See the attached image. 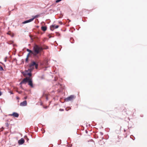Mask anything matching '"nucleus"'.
Masks as SVG:
<instances>
[{"instance_id": "6e6552de", "label": "nucleus", "mask_w": 147, "mask_h": 147, "mask_svg": "<svg viewBox=\"0 0 147 147\" xmlns=\"http://www.w3.org/2000/svg\"><path fill=\"white\" fill-rule=\"evenodd\" d=\"M24 140L23 138H22L21 139L18 141V143L19 145H22L24 143Z\"/></svg>"}, {"instance_id": "5701e85b", "label": "nucleus", "mask_w": 147, "mask_h": 147, "mask_svg": "<svg viewBox=\"0 0 147 147\" xmlns=\"http://www.w3.org/2000/svg\"><path fill=\"white\" fill-rule=\"evenodd\" d=\"M59 110L60 111H63L64 110L63 109H60Z\"/></svg>"}, {"instance_id": "412c9836", "label": "nucleus", "mask_w": 147, "mask_h": 147, "mask_svg": "<svg viewBox=\"0 0 147 147\" xmlns=\"http://www.w3.org/2000/svg\"><path fill=\"white\" fill-rule=\"evenodd\" d=\"M57 36H59L60 35V34L59 33H57Z\"/></svg>"}, {"instance_id": "9d476101", "label": "nucleus", "mask_w": 147, "mask_h": 147, "mask_svg": "<svg viewBox=\"0 0 147 147\" xmlns=\"http://www.w3.org/2000/svg\"><path fill=\"white\" fill-rule=\"evenodd\" d=\"M55 25H52L50 26V30L52 31H53L55 29Z\"/></svg>"}, {"instance_id": "b1692460", "label": "nucleus", "mask_w": 147, "mask_h": 147, "mask_svg": "<svg viewBox=\"0 0 147 147\" xmlns=\"http://www.w3.org/2000/svg\"><path fill=\"white\" fill-rule=\"evenodd\" d=\"M69 109H67V108H66L65 109V110L66 111H68L69 109H70V108H69Z\"/></svg>"}, {"instance_id": "39448f33", "label": "nucleus", "mask_w": 147, "mask_h": 147, "mask_svg": "<svg viewBox=\"0 0 147 147\" xmlns=\"http://www.w3.org/2000/svg\"><path fill=\"white\" fill-rule=\"evenodd\" d=\"M29 80V78H26L24 79L20 83V85H21L22 84H26L28 82V81Z\"/></svg>"}, {"instance_id": "0eeeda50", "label": "nucleus", "mask_w": 147, "mask_h": 147, "mask_svg": "<svg viewBox=\"0 0 147 147\" xmlns=\"http://www.w3.org/2000/svg\"><path fill=\"white\" fill-rule=\"evenodd\" d=\"M28 84L31 86L32 88H33L34 87L32 82V80L31 79H30L29 78V80L28 81Z\"/></svg>"}, {"instance_id": "7c9ffc66", "label": "nucleus", "mask_w": 147, "mask_h": 147, "mask_svg": "<svg viewBox=\"0 0 147 147\" xmlns=\"http://www.w3.org/2000/svg\"><path fill=\"white\" fill-rule=\"evenodd\" d=\"M27 97H24V99H27Z\"/></svg>"}, {"instance_id": "dca6fc26", "label": "nucleus", "mask_w": 147, "mask_h": 147, "mask_svg": "<svg viewBox=\"0 0 147 147\" xmlns=\"http://www.w3.org/2000/svg\"><path fill=\"white\" fill-rule=\"evenodd\" d=\"M3 68L0 66V71H3Z\"/></svg>"}, {"instance_id": "bb28decb", "label": "nucleus", "mask_w": 147, "mask_h": 147, "mask_svg": "<svg viewBox=\"0 0 147 147\" xmlns=\"http://www.w3.org/2000/svg\"><path fill=\"white\" fill-rule=\"evenodd\" d=\"M2 94V92H1L0 91V96H1Z\"/></svg>"}, {"instance_id": "a878e982", "label": "nucleus", "mask_w": 147, "mask_h": 147, "mask_svg": "<svg viewBox=\"0 0 147 147\" xmlns=\"http://www.w3.org/2000/svg\"><path fill=\"white\" fill-rule=\"evenodd\" d=\"M57 80V78L55 77V81H56Z\"/></svg>"}, {"instance_id": "1a4fd4ad", "label": "nucleus", "mask_w": 147, "mask_h": 147, "mask_svg": "<svg viewBox=\"0 0 147 147\" xmlns=\"http://www.w3.org/2000/svg\"><path fill=\"white\" fill-rule=\"evenodd\" d=\"M11 116H13L15 117H18L19 116V114L17 113L13 112L12 114L10 115Z\"/></svg>"}, {"instance_id": "c9c22d12", "label": "nucleus", "mask_w": 147, "mask_h": 147, "mask_svg": "<svg viewBox=\"0 0 147 147\" xmlns=\"http://www.w3.org/2000/svg\"><path fill=\"white\" fill-rule=\"evenodd\" d=\"M27 139H28V140H29V139L28 138H27Z\"/></svg>"}, {"instance_id": "f03ea898", "label": "nucleus", "mask_w": 147, "mask_h": 147, "mask_svg": "<svg viewBox=\"0 0 147 147\" xmlns=\"http://www.w3.org/2000/svg\"><path fill=\"white\" fill-rule=\"evenodd\" d=\"M29 67L32 70L35 68L37 69L38 66V62L32 61L29 65Z\"/></svg>"}, {"instance_id": "a211bd4d", "label": "nucleus", "mask_w": 147, "mask_h": 147, "mask_svg": "<svg viewBox=\"0 0 147 147\" xmlns=\"http://www.w3.org/2000/svg\"><path fill=\"white\" fill-rule=\"evenodd\" d=\"M7 58V57H5V58H4V61L6 62V61H7V60H6V59Z\"/></svg>"}, {"instance_id": "473e14b6", "label": "nucleus", "mask_w": 147, "mask_h": 147, "mask_svg": "<svg viewBox=\"0 0 147 147\" xmlns=\"http://www.w3.org/2000/svg\"><path fill=\"white\" fill-rule=\"evenodd\" d=\"M52 37L51 36H49V38H51Z\"/></svg>"}, {"instance_id": "393cba45", "label": "nucleus", "mask_w": 147, "mask_h": 147, "mask_svg": "<svg viewBox=\"0 0 147 147\" xmlns=\"http://www.w3.org/2000/svg\"><path fill=\"white\" fill-rule=\"evenodd\" d=\"M59 23L61 25L62 24V22H59Z\"/></svg>"}, {"instance_id": "f8f14e48", "label": "nucleus", "mask_w": 147, "mask_h": 147, "mask_svg": "<svg viewBox=\"0 0 147 147\" xmlns=\"http://www.w3.org/2000/svg\"><path fill=\"white\" fill-rule=\"evenodd\" d=\"M35 18V17H34L32 18H31L29 20H27V21L28 23L32 21Z\"/></svg>"}, {"instance_id": "20e7f679", "label": "nucleus", "mask_w": 147, "mask_h": 147, "mask_svg": "<svg viewBox=\"0 0 147 147\" xmlns=\"http://www.w3.org/2000/svg\"><path fill=\"white\" fill-rule=\"evenodd\" d=\"M76 98V96L74 95H71L65 99V101L68 102L71 101L74 99Z\"/></svg>"}, {"instance_id": "f257e3e1", "label": "nucleus", "mask_w": 147, "mask_h": 147, "mask_svg": "<svg viewBox=\"0 0 147 147\" xmlns=\"http://www.w3.org/2000/svg\"><path fill=\"white\" fill-rule=\"evenodd\" d=\"M43 49L42 47L36 45L34 46L32 51L28 49H27V51L29 52V54L32 53L34 57L38 59L39 57L41 55V52Z\"/></svg>"}, {"instance_id": "6ab92c4d", "label": "nucleus", "mask_w": 147, "mask_h": 147, "mask_svg": "<svg viewBox=\"0 0 147 147\" xmlns=\"http://www.w3.org/2000/svg\"><path fill=\"white\" fill-rule=\"evenodd\" d=\"M59 27V26L58 25H56V26H55V29Z\"/></svg>"}, {"instance_id": "7ed1b4c3", "label": "nucleus", "mask_w": 147, "mask_h": 147, "mask_svg": "<svg viewBox=\"0 0 147 147\" xmlns=\"http://www.w3.org/2000/svg\"><path fill=\"white\" fill-rule=\"evenodd\" d=\"M32 71V70L29 68L28 70H26L25 72H23L22 73L24 75H28L29 76H32L31 72Z\"/></svg>"}, {"instance_id": "c85d7f7f", "label": "nucleus", "mask_w": 147, "mask_h": 147, "mask_svg": "<svg viewBox=\"0 0 147 147\" xmlns=\"http://www.w3.org/2000/svg\"><path fill=\"white\" fill-rule=\"evenodd\" d=\"M7 34H8L9 35L11 36V33H9V32H8L7 33Z\"/></svg>"}, {"instance_id": "423d86ee", "label": "nucleus", "mask_w": 147, "mask_h": 147, "mask_svg": "<svg viewBox=\"0 0 147 147\" xmlns=\"http://www.w3.org/2000/svg\"><path fill=\"white\" fill-rule=\"evenodd\" d=\"M27 105V102L26 100H24V101L21 102L20 105L21 106H25Z\"/></svg>"}, {"instance_id": "f3484780", "label": "nucleus", "mask_w": 147, "mask_h": 147, "mask_svg": "<svg viewBox=\"0 0 147 147\" xmlns=\"http://www.w3.org/2000/svg\"><path fill=\"white\" fill-rule=\"evenodd\" d=\"M27 23H28V22L27 20L24 21V22H22V24H26Z\"/></svg>"}, {"instance_id": "2eb2a0df", "label": "nucleus", "mask_w": 147, "mask_h": 147, "mask_svg": "<svg viewBox=\"0 0 147 147\" xmlns=\"http://www.w3.org/2000/svg\"><path fill=\"white\" fill-rule=\"evenodd\" d=\"M70 41L71 43H74V42H73V41H74V39L73 38H71L70 39Z\"/></svg>"}, {"instance_id": "ddd939ff", "label": "nucleus", "mask_w": 147, "mask_h": 147, "mask_svg": "<svg viewBox=\"0 0 147 147\" xmlns=\"http://www.w3.org/2000/svg\"><path fill=\"white\" fill-rule=\"evenodd\" d=\"M56 87H57V88H60L61 87V85L59 84V83H58L57 84H56Z\"/></svg>"}, {"instance_id": "cd10ccee", "label": "nucleus", "mask_w": 147, "mask_h": 147, "mask_svg": "<svg viewBox=\"0 0 147 147\" xmlns=\"http://www.w3.org/2000/svg\"><path fill=\"white\" fill-rule=\"evenodd\" d=\"M48 107L47 106H46L45 107H44V108H45V109H47V108Z\"/></svg>"}, {"instance_id": "2f4dec72", "label": "nucleus", "mask_w": 147, "mask_h": 147, "mask_svg": "<svg viewBox=\"0 0 147 147\" xmlns=\"http://www.w3.org/2000/svg\"><path fill=\"white\" fill-rule=\"evenodd\" d=\"M124 131L125 132V131H126V130H125V128L124 129Z\"/></svg>"}, {"instance_id": "9b49d317", "label": "nucleus", "mask_w": 147, "mask_h": 147, "mask_svg": "<svg viewBox=\"0 0 147 147\" xmlns=\"http://www.w3.org/2000/svg\"><path fill=\"white\" fill-rule=\"evenodd\" d=\"M42 30L44 31H45L47 29V27L46 26H42L41 27Z\"/></svg>"}, {"instance_id": "aec40b11", "label": "nucleus", "mask_w": 147, "mask_h": 147, "mask_svg": "<svg viewBox=\"0 0 147 147\" xmlns=\"http://www.w3.org/2000/svg\"><path fill=\"white\" fill-rule=\"evenodd\" d=\"M43 48V50L44 49H48V47H47H47H45V48H43Z\"/></svg>"}, {"instance_id": "c756f323", "label": "nucleus", "mask_w": 147, "mask_h": 147, "mask_svg": "<svg viewBox=\"0 0 147 147\" xmlns=\"http://www.w3.org/2000/svg\"><path fill=\"white\" fill-rule=\"evenodd\" d=\"M100 134H101V135H103V133H102V132H100Z\"/></svg>"}, {"instance_id": "4468645a", "label": "nucleus", "mask_w": 147, "mask_h": 147, "mask_svg": "<svg viewBox=\"0 0 147 147\" xmlns=\"http://www.w3.org/2000/svg\"><path fill=\"white\" fill-rule=\"evenodd\" d=\"M29 55V53H28L27 55V57L26 59V62H27L28 60V58Z\"/></svg>"}, {"instance_id": "72a5a7b5", "label": "nucleus", "mask_w": 147, "mask_h": 147, "mask_svg": "<svg viewBox=\"0 0 147 147\" xmlns=\"http://www.w3.org/2000/svg\"><path fill=\"white\" fill-rule=\"evenodd\" d=\"M12 36V37H13V35H12V36Z\"/></svg>"}, {"instance_id": "f704fd0d", "label": "nucleus", "mask_w": 147, "mask_h": 147, "mask_svg": "<svg viewBox=\"0 0 147 147\" xmlns=\"http://www.w3.org/2000/svg\"><path fill=\"white\" fill-rule=\"evenodd\" d=\"M47 100H48V98H47Z\"/></svg>"}, {"instance_id": "4be33fe9", "label": "nucleus", "mask_w": 147, "mask_h": 147, "mask_svg": "<svg viewBox=\"0 0 147 147\" xmlns=\"http://www.w3.org/2000/svg\"><path fill=\"white\" fill-rule=\"evenodd\" d=\"M17 92L19 93V94H21L22 93V91H17Z\"/></svg>"}]
</instances>
